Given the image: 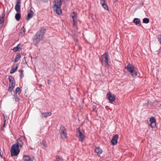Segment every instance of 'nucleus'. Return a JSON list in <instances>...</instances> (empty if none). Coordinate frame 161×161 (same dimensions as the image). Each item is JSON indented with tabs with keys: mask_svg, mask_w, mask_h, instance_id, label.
I'll list each match as a JSON object with an SVG mask.
<instances>
[{
	"mask_svg": "<svg viewBox=\"0 0 161 161\" xmlns=\"http://www.w3.org/2000/svg\"><path fill=\"white\" fill-rule=\"evenodd\" d=\"M76 130L77 133L79 134V135L77 136V137L79 138V141L82 142L84 140V135L80 131L79 128H77Z\"/></svg>",
	"mask_w": 161,
	"mask_h": 161,
	"instance_id": "8",
	"label": "nucleus"
},
{
	"mask_svg": "<svg viewBox=\"0 0 161 161\" xmlns=\"http://www.w3.org/2000/svg\"><path fill=\"white\" fill-rule=\"evenodd\" d=\"M46 31V28L43 27H42L40 30L36 33L33 38V42L35 43L36 44L38 43L40 41L43 39Z\"/></svg>",
	"mask_w": 161,
	"mask_h": 161,
	"instance_id": "1",
	"label": "nucleus"
},
{
	"mask_svg": "<svg viewBox=\"0 0 161 161\" xmlns=\"http://www.w3.org/2000/svg\"><path fill=\"white\" fill-rule=\"evenodd\" d=\"M8 79L9 81V84L8 91L11 92L15 86L14 79V77L11 75L9 76Z\"/></svg>",
	"mask_w": 161,
	"mask_h": 161,
	"instance_id": "6",
	"label": "nucleus"
},
{
	"mask_svg": "<svg viewBox=\"0 0 161 161\" xmlns=\"http://www.w3.org/2000/svg\"><path fill=\"white\" fill-rule=\"evenodd\" d=\"M41 144L45 147H47L46 142L45 140H43L41 142Z\"/></svg>",
	"mask_w": 161,
	"mask_h": 161,
	"instance_id": "29",
	"label": "nucleus"
},
{
	"mask_svg": "<svg viewBox=\"0 0 161 161\" xmlns=\"http://www.w3.org/2000/svg\"><path fill=\"white\" fill-rule=\"evenodd\" d=\"M21 57V54L20 53H18L15 56V58L14 60L15 62H18Z\"/></svg>",
	"mask_w": 161,
	"mask_h": 161,
	"instance_id": "21",
	"label": "nucleus"
},
{
	"mask_svg": "<svg viewBox=\"0 0 161 161\" xmlns=\"http://www.w3.org/2000/svg\"><path fill=\"white\" fill-rule=\"evenodd\" d=\"M53 7L61 8L62 5L61 0H55L53 2Z\"/></svg>",
	"mask_w": 161,
	"mask_h": 161,
	"instance_id": "9",
	"label": "nucleus"
},
{
	"mask_svg": "<svg viewBox=\"0 0 161 161\" xmlns=\"http://www.w3.org/2000/svg\"><path fill=\"white\" fill-rule=\"evenodd\" d=\"M100 3L102 4V5H103L105 3V0H100Z\"/></svg>",
	"mask_w": 161,
	"mask_h": 161,
	"instance_id": "36",
	"label": "nucleus"
},
{
	"mask_svg": "<svg viewBox=\"0 0 161 161\" xmlns=\"http://www.w3.org/2000/svg\"><path fill=\"white\" fill-rule=\"evenodd\" d=\"M42 2H47L48 1V0H40Z\"/></svg>",
	"mask_w": 161,
	"mask_h": 161,
	"instance_id": "39",
	"label": "nucleus"
},
{
	"mask_svg": "<svg viewBox=\"0 0 161 161\" xmlns=\"http://www.w3.org/2000/svg\"><path fill=\"white\" fill-rule=\"evenodd\" d=\"M107 98L108 99L110 103H112V102H114L116 98L115 96L114 95H112L111 92H109L107 93Z\"/></svg>",
	"mask_w": 161,
	"mask_h": 161,
	"instance_id": "7",
	"label": "nucleus"
},
{
	"mask_svg": "<svg viewBox=\"0 0 161 161\" xmlns=\"http://www.w3.org/2000/svg\"><path fill=\"white\" fill-rule=\"evenodd\" d=\"M21 17V15L19 13H17L15 15V18L16 20L18 21L19 20Z\"/></svg>",
	"mask_w": 161,
	"mask_h": 161,
	"instance_id": "26",
	"label": "nucleus"
},
{
	"mask_svg": "<svg viewBox=\"0 0 161 161\" xmlns=\"http://www.w3.org/2000/svg\"><path fill=\"white\" fill-rule=\"evenodd\" d=\"M34 14V13L31 9H30L29 12L28 13L27 17L26 18V19L27 20H29L31 18Z\"/></svg>",
	"mask_w": 161,
	"mask_h": 161,
	"instance_id": "13",
	"label": "nucleus"
},
{
	"mask_svg": "<svg viewBox=\"0 0 161 161\" xmlns=\"http://www.w3.org/2000/svg\"><path fill=\"white\" fill-rule=\"evenodd\" d=\"M21 45L20 43L18 44L16 47H14L12 49L14 52H17L19 49L21 48V47L19 46Z\"/></svg>",
	"mask_w": 161,
	"mask_h": 161,
	"instance_id": "22",
	"label": "nucleus"
},
{
	"mask_svg": "<svg viewBox=\"0 0 161 161\" xmlns=\"http://www.w3.org/2000/svg\"><path fill=\"white\" fill-rule=\"evenodd\" d=\"M71 16L73 19V20L74 22H76L77 19V14L74 12L71 13Z\"/></svg>",
	"mask_w": 161,
	"mask_h": 161,
	"instance_id": "17",
	"label": "nucleus"
},
{
	"mask_svg": "<svg viewBox=\"0 0 161 161\" xmlns=\"http://www.w3.org/2000/svg\"><path fill=\"white\" fill-rule=\"evenodd\" d=\"M23 159L24 161H33V158L31 156L24 155L23 156Z\"/></svg>",
	"mask_w": 161,
	"mask_h": 161,
	"instance_id": "12",
	"label": "nucleus"
},
{
	"mask_svg": "<svg viewBox=\"0 0 161 161\" xmlns=\"http://www.w3.org/2000/svg\"><path fill=\"white\" fill-rule=\"evenodd\" d=\"M20 72V74L19 76L21 78H22L24 77V75L23 74V70L22 69L19 70Z\"/></svg>",
	"mask_w": 161,
	"mask_h": 161,
	"instance_id": "31",
	"label": "nucleus"
},
{
	"mask_svg": "<svg viewBox=\"0 0 161 161\" xmlns=\"http://www.w3.org/2000/svg\"><path fill=\"white\" fill-rule=\"evenodd\" d=\"M4 22V19L1 18L0 19V27H2L3 24Z\"/></svg>",
	"mask_w": 161,
	"mask_h": 161,
	"instance_id": "30",
	"label": "nucleus"
},
{
	"mask_svg": "<svg viewBox=\"0 0 161 161\" xmlns=\"http://www.w3.org/2000/svg\"><path fill=\"white\" fill-rule=\"evenodd\" d=\"M5 120H4V124H3V127H4V126H5Z\"/></svg>",
	"mask_w": 161,
	"mask_h": 161,
	"instance_id": "41",
	"label": "nucleus"
},
{
	"mask_svg": "<svg viewBox=\"0 0 161 161\" xmlns=\"http://www.w3.org/2000/svg\"><path fill=\"white\" fill-rule=\"evenodd\" d=\"M102 7L106 10H108V6L107 5V4L106 3L104 4L103 5H102Z\"/></svg>",
	"mask_w": 161,
	"mask_h": 161,
	"instance_id": "32",
	"label": "nucleus"
},
{
	"mask_svg": "<svg viewBox=\"0 0 161 161\" xmlns=\"http://www.w3.org/2000/svg\"><path fill=\"white\" fill-rule=\"evenodd\" d=\"M10 152L12 156H17L20 152V150L18 145L14 144L11 147Z\"/></svg>",
	"mask_w": 161,
	"mask_h": 161,
	"instance_id": "4",
	"label": "nucleus"
},
{
	"mask_svg": "<svg viewBox=\"0 0 161 161\" xmlns=\"http://www.w3.org/2000/svg\"><path fill=\"white\" fill-rule=\"evenodd\" d=\"M15 91V93L16 94L17 93H18V94H19L21 92V90L19 87H17Z\"/></svg>",
	"mask_w": 161,
	"mask_h": 161,
	"instance_id": "27",
	"label": "nucleus"
},
{
	"mask_svg": "<svg viewBox=\"0 0 161 161\" xmlns=\"http://www.w3.org/2000/svg\"><path fill=\"white\" fill-rule=\"evenodd\" d=\"M49 80H49V79L47 80V81H48L47 83L48 84H50L49 82Z\"/></svg>",
	"mask_w": 161,
	"mask_h": 161,
	"instance_id": "42",
	"label": "nucleus"
},
{
	"mask_svg": "<svg viewBox=\"0 0 161 161\" xmlns=\"http://www.w3.org/2000/svg\"><path fill=\"white\" fill-rule=\"evenodd\" d=\"M59 133L62 139H65L67 138V131L66 128L63 125L60 126L59 130Z\"/></svg>",
	"mask_w": 161,
	"mask_h": 161,
	"instance_id": "3",
	"label": "nucleus"
},
{
	"mask_svg": "<svg viewBox=\"0 0 161 161\" xmlns=\"http://www.w3.org/2000/svg\"><path fill=\"white\" fill-rule=\"evenodd\" d=\"M62 0L63 2H64V3L67 2V0Z\"/></svg>",
	"mask_w": 161,
	"mask_h": 161,
	"instance_id": "40",
	"label": "nucleus"
},
{
	"mask_svg": "<svg viewBox=\"0 0 161 161\" xmlns=\"http://www.w3.org/2000/svg\"><path fill=\"white\" fill-rule=\"evenodd\" d=\"M150 125L152 128H154L156 126V122L150 123Z\"/></svg>",
	"mask_w": 161,
	"mask_h": 161,
	"instance_id": "34",
	"label": "nucleus"
},
{
	"mask_svg": "<svg viewBox=\"0 0 161 161\" xmlns=\"http://www.w3.org/2000/svg\"><path fill=\"white\" fill-rule=\"evenodd\" d=\"M114 2H116L117 1V0H114Z\"/></svg>",
	"mask_w": 161,
	"mask_h": 161,
	"instance_id": "43",
	"label": "nucleus"
},
{
	"mask_svg": "<svg viewBox=\"0 0 161 161\" xmlns=\"http://www.w3.org/2000/svg\"><path fill=\"white\" fill-rule=\"evenodd\" d=\"M158 41L161 44V35H159L158 36Z\"/></svg>",
	"mask_w": 161,
	"mask_h": 161,
	"instance_id": "35",
	"label": "nucleus"
},
{
	"mask_svg": "<svg viewBox=\"0 0 161 161\" xmlns=\"http://www.w3.org/2000/svg\"><path fill=\"white\" fill-rule=\"evenodd\" d=\"M42 115L45 118L47 117L48 116H50L51 115V112H48L46 113H42Z\"/></svg>",
	"mask_w": 161,
	"mask_h": 161,
	"instance_id": "24",
	"label": "nucleus"
},
{
	"mask_svg": "<svg viewBox=\"0 0 161 161\" xmlns=\"http://www.w3.org/2000/svg\"><path fill=\"white\" fill-rule=\"evenodd\" d=\"M118 137L119 136L118 134L115 135L113 137L111 141V143L113 145H115L117 144Z\"/></svg>",
	"mask_w": 161,
	"mask_h": 161,
	"instance_id": "10",
	"label": "nucleus"
},
{
	"mask_svg": "<svg viewBox=\"0 0 161 161\" xmlns=\"http://www.w3.org/2000/svg\"><path fill=\"white\" fill-rule=\"evenodd\" d=\"M25 33V29L24 26H23L19 30V35L21 37L24 36Z\"/></svg>",
	"mask_w": 161,
	"mask_h": 161,
	"instance_id": "14",
	"label": "nucleus"
},
{
	"mask_svg": "<svg viewBox=\"0 0 161 161\" xmlns=\"http://www.w3.org/2000/svg\"><path fill=\"white\" fill-rule=\"evenodd\" d=\"M40 86H42V85L40 84Z\"/></svg>",
	"mask_w": 161,
	"mask_h": 161,
	"instance_id": "44",
	"label": "nucleus"
},
{
	"mask_svg": "<svg viewBox=\"0 0 161 161\" xmlns=\"http://www.w3.org/2000/svg\"><path fill=\"white\" fill-rule=\"evenodd\" d=\"M149 22V19L147 18H144L143 19V22L144 23H148Z\"/></svg>",
	"mask_w": 161,
	"mask_h": 161,
	"instance_id": "28",
	"label": "nucleus"
},
{
	"mask_svg": "<svg viewBox=\"0 0 161 161\" xmlns=\"http://www.w3.org/2000/svg\"><path fill=\"white\" fill-rule=\"evenodd\" d=\"M133 22L138 26H140L141 25V21L140 19L138 18H135L133 20Z\"/></svg>",
	"mask_w": 161,
	"mask_h": 161,
	"instance_id": "15",
	"label": "nucleus"
},
{
	"mask_svg": "<svg viewBox=\"0 0 161 161\" xmlns=\"http://www.w3.org/2000/svg\"><path fill=\"white\" fill-rule=\"evenodd\" d=\"M14 145H17L18 146V147L19 148V147H23L24 143L22 141L19 139L17 140L16 143Z\"/></svg>",
	"mask_w": 161,
	"mask_h": 161,
	"instance_id": "18",
	"label": "nucleus"
},
{
	"mask_svg": "<svg viewBox=\"0 0 161 161\" xmlns=\"http://www.w3.org/2000/svg\"><path fill=\"white\" fill-rule=\"evenodd\" d=\"M108 53H106L103 54L102 56V59L101 60V62L103 65H104L105 66H109V65L108 64V62L109 60L108 58Z\"/></svg>",
	"mask_w": 161,
	"mask_h": 161,
	"instance_id": "5",
	"label": "nucleus"
},
{
	"mask_svg": "<svg viewBox=\"0 0 161 161\" xmlns=\"http://www.w3.org/2000/svg\"><path fill=\"white\" fill-rule=\"evenodd\" d=\"M125 69H126L131 74L133 77H135L137 76L138 70L137 68L130 64V63L128 64L125 67Z\"/></svg>",
	"mask_w": 161,
	"mask_h": 161,
	"instance_id": "2",
	"label": "nucleus"
},
{
	"mask_svg": "<svg viewBox=\"0 0 161 161\" xmlns=\"http://www.w3.org/2000/svg\"><path fill=\"white\" fill-rule=\"evenodd\" d=\"M95 151L98 154H101L103 152L102 149L99 147H95Z\"/></svg>",
	"mask_w": 161,
	"mask_h": 161,
	"instance_id": "19",
	"label": "nucleus"
},
{
	"mask_svg": "<svg viewBox=\"0 0 161 161\" xmlns=\"http://www.w3.org/2000/svg\"><path fill=\"white\" fill-rule=\"evenodd\" d=\"M20 0H17L15 6V9L17 12H19L20 11Z\"/></svg>",
	"mask_w": 161,
	"mask_h": 161,
	"instance_id": "11",
	"label": "nucleus"
},
{
	"mask_svg": "<svg viewBox=\"0 0 161 161\" xmlns=\"http://www.w3.org/2000/svg\"><path fill=\"white\" fill-rule=\"evenodd\" d=\"M18 66L19 64H17L16 66L14 65L11 69L10 72V73L13 74L17 70Z\"/></svg>",
	"mask_w": 161,
	"mask_h": 161,
	"instance_id": "20",
	"label": "nucleus"
},
{
	"mask_svg": "<svg viewBox=\"0 0 161 161\" xmlns=\"http://www.w3.org/2000/svg\"><path fill=\"white\" fill-rule=\"evenodd\" d=\"M53 10L56 11V13L58 15H61L62 14V10L60 8L53 7Z\"/></svg>",
	"mask_w": 161,
	"mask_h": 161,
	"instance_id": "16",
	"label": "nucleus"
},
{
	"mask_svg": "<svg viewBox=\"0 0 161 161\" xmlns=\"http://www.w3.org/2000/svg\"><path fill=\"white\" fill-rule=\"evenodd\" d=\"M96 106L95 105H93L92 107V111H95V109L96 108Z\"/></svg>",
	"mask_w": 161,
	"mask_h": 161,
	"instance_id": "37",
	"label": "nucleus"
},
{
	"mask_svg": "<svg viewBox=\"0 0 161 161\" xmlns=\"http://www.w3.org/2000/svg\"><path fill=\"white\" fill-rule=\"evenodd\" d=\"M5 16V14L4 12H3L2 14V17L1 18H3V19H4Z\"/></svg>",
	"mask_w": 161,
	"mask_h": 161,
	"instance_id": "38",
	"label": "nucleus"
},
{
	"mask_svg": "<svg viewBox=\"0 0 161 161\" xmlns=\"http://www.w3.org/2000/svg\"><path fill=\"white\" fill-rule=\"evenodd\" d=\"M150 121L151 123L156 122V120L154 117H151L150 119Z\"/></svg>",
	"mask_w": 161,
	"mask_h": 161,
	"instance_id": "33",
	"label": "nucleus"
},
{
	"mask_svg": "<svg viewBox=\"0 0 161 161\" xmlns=\"http://www.w3.org/2000/svg\"><path fill=\"white\" fill-rule=\"evenodd\" d=\"M13 99V100H14V101L16 102H19L20 101L19 98L16 96V93H14Z\"/></svg>",
	"mask_w": 161,
	"mask_h": 161,
	"instance_id": "23",
	"label": "nucleus"
},
{
	"mask_svg": "<svg viewBox=\"0 0 161 161\" xmlns=\"http://www.w3.org/2000/svg\"><path fill=\"white\" fill-rule=\"evenodd\" d=\"M63 159L61 156H57L55 161H63Z\"/></svg>",
	"mask_w": 161,
	"mask_h": 161,
	"instance_id": "25",
	"label": "nucleus"
}]
</instances>
